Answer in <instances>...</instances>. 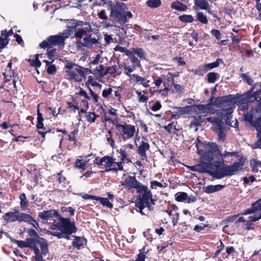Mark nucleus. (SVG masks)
Wrapping results in <instances>:
<instances>
[{"instance_id":"nucleus-1","label":"nucleus","mask_w":261,"mask_h":261,"mask_svg":"<svg viewBox=\"0 0 261 261\" xmlns=\"http://www.w3.org/2000/svg\"><path fill=\"white\" fill-rule=\"evenodd\" d=\"M210 164L209 162H202L201 164L190 166L189 168L193 171L198 172L199 173H207L214 179H219L226 176H231L237 174L241 167L243 166V163L240 162H235L231 165H227L222 168L220 170L212 171L208 170Z\"/></svg>"},{"instance_id":"nucleus-2","label":"nucleus","mask_w":261,"mask_h":261,"mask_svg":"<svg viewBox=\"0 0 261 261\" xmlns=\"http://www.w3.org/2000/svg\"><path fill=\"white\" fill-rule=\"evenodd\" d=\"M206 151L202 155L203 159L209 162L210 165L214 166L216 170L225 167L224 166V157L218 149V145L215 143L206 146Z\"/></svg>"},{"instance_id":"nucleus-3","label":"nucleus","mask_w":261,"mask_h":261,"mask_svg":"<svg viewBox=\"0 0 261 261\" xmlns=\"http://www.w3.org/2000/svg\"><path fill=\"white\" fill-rule=\"evenodd\" d=\"M139 196L135 203V206L139 210L137 211L142 215L147 214L143 212L144 208L147 207L148 211H152L154 210L153 206L151 205L149 202V199L152 197V194L150 190H148V187L144 185L137 191Z\"/></svg>"},{"instance_id":"nucleus-4","label":"nucleus","mask_w":261,"mask_h":261,"mask_svg":"<svg viewBox=\"0 0 261 261\" xmlns=\"http://www.w3.org/2000/svg\"><path fill=\"white\" fill-rule=\"evenodd\" d=\"M248 99H246V97H245V95H239L237 97H234L232 95L229 94L224 96H218L214 97V96H212L210 98L209 104L211 106H220L227 102H235L239 104H244L246 102V101Z\"/></svg>"},{"instance_id":"nucleus-5","label":"nucleus","mask_w":261,"mask_h":261,"mask_svg":"<svg viewBox=\"0 0 261 261\" xmlns=\"http://www.w3.org/2000/svg\"><path fill=\"white\" fill-rule=\"evenodd\" d=\"M116 128L119 131L120 136L123 141H125L132 139L136 135V140H139V129L136 130L133 125L124 123V124H115Z\"/></svg>"},{"instance_id":"nucleus-6","label":"nucleus","mask_w":261,"mask_h":261,"mask_svg":"<svg viewBox=\"0 0 261 261\" xmlns=\"http://www.w3.org/2000/svg\"><path fill=\"white\" fill-rule=\"evenodd\" d=\"M60 221L56 225L58 229L65 233H74L77 230L75 222L69 218H59Z\"/></svg>"},{"instance_id":"nucleus-7","label":"nucleus","mask_w":261,"mask_h":261,"mask_svg":"<svg viewBox=\"0 0 261 261\" xmlns=\"http://www.w3.org/2000/svg\"><path fill=\"white\" fill-rule=\"evenodd\" d=\"M64 38L62 36L55 35L48 36L46 40L39 44V47L48 49L51 48L53 46L64 45Z\"/></svg>"},{"instance_id":"nucleus-8","label":"nucleus","mask_w":261,"mask_h":261,"mask_svg":"<svg viewBox=\"0 0 261 261\" xmlns=\"http://www.w3.org/2000/svg\"><path fill=\"white\" fill-rule=\"evenodd\" d=\"M28 217L27 213L20 212L18 210L14 208L13 211L6 213L3 216V218L8 223L16 221L19 222H24V221L27 220Z\"/></svg>"},{"instance_id":"nucleus-9","label":"nucleus","mask_w":261,"mask_h":261,"mask_svg":"<svg viewBox=\"0 0 261 261\" xmlns=\"http://www.w3.org/2000/svg\"><path fill=\"white\" fill-rule=\"evenodd\" d=\"M121 185L126 189H135L139 191L144 185L139 182L135 176L127 175L121 182Z\"/></svg>"},{"instance_id":"nucleus-10","label":"nucleus","mask_w":261,"mask_h":261,"mask_svg":"<svg viewBox=\"0 0 261 261\" xmlns=\"http://www.w3.org/2000/svg\"><path fill=\"white\" fill-rule=\"evenodd\" d=\"M111 17L117 20L120 23H124L127 21L125 12L121 11V9L118 7L113 6L111 9Z\"/></svg>"},{"instance_id":"nucleus-11","label":"nucleus","mask_w":261,"mask_h":261,"mask_svg":"<svg viewBox=\"0 0 261 261\" xmlns=\"http://www.w3.org/2000/svg\"><path fill=\"white\" fill-rule=\"evenodd\" d=\"M69 80H73L75 82H81L83 79H85V72L83 71V67L78 65L72 71L69 72L68 75Z\"/></svg>"},{"instance_id":"nucleus-12","label":"nucleus","mask_w":261,"mask_h":261,"mask_svg":"<svg viewBox=\"0 0 261 261\" xmlns=\"http://www.w3.org/2000/svg\"><path fill=\"white\" fill-rule=\"evenodd\" d=\"M115 159L109 155H105L101 158L96 156L94 160V164L97 165L98 167L104 166L106 168L111 167L115 163Z\"/></svg>"},{"instance_id":"nucleus-13","label":"nucleus","mask_w":261,"mask_h":261,"mask_svg":"<svg viewBox=\"0 0 261 261\" xmlns=\"http://www.w3.org/2000/svg\"><path fill=\"white\" fill-rule=\"evenodd\" d=\"M142 140L140 143L139 146L137 148V153L141 157V159L142 161L146 160L147 156L146 154V151L149 150L150 148V145L148 143L147 138L146 137H142Z\"/></svg>"},{"instance_id":"nucleus-14","label":"nucleus","mask_w":261,"mask_h":261,"mask_svg":"<svg viewBox=\"0 0 261 261\" xmlns=\"http://www.w3.org/2000/svg\"><path fill=\"white\" fill-rule=\"evenodd\" d=\"M38 217L41 220L47 221L54 217L59 219V217H61V215L59 214L56 210H50L39 212L38 213Z\"/></svg>"},{"instance_id":"nucleus-15","label":"nucleus","mask_w":261,"mask_h":261,"mask_svg":"<svg viewBox=\"0 0 261 261\" xmlns=\"http://www.w3.org/2000/svg\"><path fill=\"white\" fill-rule=\"evenodd\" d=\"M220 61H222L221 59H217L216 61L213 63L205 64L204 66L202 67V68H199L196 69L195 73L198 74H202L207 72L208 70L218 67Z\"/></svg>"},{"instance_id":"nucleus-16","label":"nucleus","mask_w":261,"mask_h":261,"mask_svg":"<svg viewBox=\"0 0 261 261\" xmlns=\"http://www.w3.org/2000/svg\"><path fill=\"white\" fill-rule=\"evenodd\" d=\"M194 143L195 144V146L197 150V153L200 155H202L206 151V147L207 145L208 144L212 145V143L211 142L206 143L201 142L199 139V136H198Z\"/></svg>"},{"instance_id":"nucleus-17","label":"nucleus","mask_w":261,"mask_h":261,"mask_svg":"<svg viewBox=\"0 0 261 261\" xmlns=\"http://www.w3.org/2000/svg\"><path fill=\"white\" fill-rule=\"evenodd\" d=\"M86 27L79 29L77 32H75L74 37L79 39H82L83 36L87 35L88 33L92 32L91 25L89 22L85 24Z\"/></svg>"},{"instance_id":"nucleus-18","label":"nucleus","mask_w":261,"mask_h":261,"mask_svg":"<svg viewBox=\"0 0 261 261\" xmlns=\"http://www.w3.org/2000/svg\"><path fill=\"white\" fill-rule=\"evenodd\" d=\"M19 199L20 200V207L22 211H27L29 210V201L28 200L26 195L23 193L19 195Z\"/></svg>"},{"instance_id":"nucleus-19","label":"nucleus","mask_w":261,"mask_h":261,"mask_svg":"<svg viewBox=\"0 0 261 261\" xmlns=\"http://www.w3.org/2000/svg\"><path fill=\"white\" fill-rule=\"evenodd\" d=\"M74 238L72 242L73 246L80 250L87 243L86 239L82 237L73 236Z\"/></svg>"},{"instance_id":"nucleus-20","label":"nucleus","mask_w":261,"mask_h":261,"mask_svg":"<svg viewBox=\"0 0 261 261\" xmlns=\"http://www.w3.org/2000/svg\"><path fill=\"white\" fill-rule=\"evenodd\" d=\"M225 187V185H209L203 188V191L207 194H212L220 191Z\"/></svg>"},{"instance_id":"nucleus-21","label":"nucleus","mask_w":261,"mask_h":261,"mask_svg":"<svg viewBox=\"0 0 261 261\" xmlns=\"http://www.w3.org/2000/svg\"><path fill=\"white\" fill-rule=\"evenodd\" d=\"M40 104H39L37 106V123L36 125V127L38 129V130H40V129H42L43 130H45L46 129L45 127L44 126V118L42 116V113L40 112L39 110V106Z\"/></svg>"},{"instance_id":"nucleus-22","label":"nucleus","mask_w":261,"mask_h":261,"mask_svg":"<svg viewBox=\"0 0 261 261\" xmlns=\"http://www.w3.org/2000/svg\"><path fill=\"white\" fill-rule=\"evenodd\" d=\"M38 244L40 245L41 253L45 255L49 251L47 241L43 238H39Z\"/></svg>"},{"instance_id":"nucleus-23","label":"nucleus","mask_w":261,"mask_h":261,"mask_svg":"<svg viewBox=\"0 0 261 261\" xmlns=\"http://www.w3.org/2000/svg\"><path fill=\"white\" fill-rule=\"evenodd\" d=\"M171 8L179 11H186L188 9L187 5L178 1H176L172 3L171 4Z\"/></svg>"},{"instance_id":"nucleus-24","label":"nucleus","mask_w":261,"mask_h":261,"mask_svg":"<svg viewBox=\"0 0 261 261\" xmlns=\"http://www.w3.org/2000/svg\"><path fill=\"white\" fill-rule=\"evenodd\" d=\"M196 6L202 10H208L210 9V5L207 0H198L194 2Z\"/></svg>"},{"instance_id":"nucleus-25","label":"nucleus","mask_w":261,"mask_h":261,"mask_svg":"<svg viewBox=\"0 0 261 261\" xmlns=\"http://www.w3.org/2000/svg\"><path fill=\"white\" fill-rule=\"evenodd\" d=\"M85 117L88 122L92 123L95 122L96 119L99 117V115L96 114L95 112H89L86 113Z\"/></svg>"},{"instance_id":"nucleus-26","label":"nucleus","mask_w":261,"mask_h":261,"mask_svg":"<svg viewBox=\"0 0 261 261\" xmlns=\"http://www.w3.org/2000/svg\"><path fill=\"white\" fill-rule=\"evenodd\" d=\"M27 216L29 217H27V220L24 221V222L31 224L33 227L38 229L39 226L38 222L31 215L27 214Z\"/></svg>"},{"instance_id":"nucleus-27","label":"nucleus","mask_w":261,"mask_h":261,"mask_svg":"<svg viewBox=\"0 0 261 261\" xmlns=\"http://www.w3.org/2000/svg\"><path fill=\"white\" fill-rule=\"evenodd\" d=\"M147 7L150 8H156L159 7L162 4L161 0H148L146 2Z\"/></svg>"},{"instance_id":"nucleus-28","label":"nucleus","mask_w":261,"mask_h":261,"mask_svg":"<svg viewBox=\"0 0 261 261\" xmlns=\"http://www.w3.org/2000/svg\"><path fill=\"white\" fill-rule=\"evenodd\" d=\"M96 200L99 201L103 206H106L109 208H112L113 207V204L109 201L108 198L99 197L97 196Z\"/></svg>"},{"instance_id":"nucleus-29","label":"nucleus","mask_w":261,"mask_h":261,"mask_svg":"<svg viewBox=\"0 0 261 261\" xmlns=\"http://www.w3.org/2000/svg\"><path fill=\"white\" fill-rule=\"evenodd\" d=\"M119 153L120 156H119L118 158H120V160L124 162L126 161L127 163L131 162V160L128 157V155H127V152L124 149H122V148H120Z\"/></svg>"},{"instance_id":"nucleus-30","label":"nucleus","mask_w":261,"mask_h":261,"mask_svg":"<svg viewBox=\"0 0 261 261\" xmlns=\"http://www.w3.org/2000/svg\"><path fill=\"white\" fill-rule=\"evenodd\" d=\"M178 19L180 21L184 23H191L194 20V17L192 15L186 14L179 16Z\"/></svg>"},{"instance_id":"nucleus-31","label":"nucleus","mask_w":261,"mask_h":261,"mask_svg":"<svg viewBox=\"0 0 261 261\" xmlns=\"http://www.w3.org/2000/svg\"><path fill=\"white\" fill-rule=\"evenodd\" d=\"M124 162L121 161L118 162H116L115 161V163L114 164L117 165V167H114L112 168H110L109 169H106L105 171H114L117 172L118 171H123V164Z\"/></svg>"},{"instance_id":"nucleus-32","label":"nucleus","mask_w":261,"mask_h":261,"mask_svg":"<svg viewBox=\"0 0 261 261\" xmlns=\"http://www.w3.org/2000/svg\"><path fill=\"white\" fill-rule=\"evenodd\" d=\"M95 72V74H97L99 77H101L106 75L105 74V67L103 65H100L94 68Z\"/></svg>"},{"instance_id":"nucleus-33","label":"nucleus","mask_w":261,"mask_h":261,"mask_svg":"<svg viewBox=\"0 0 261 261\" xmlns=\"http://www.w3.org/2000/svg\"><path fill=\"white\" fill-rule=\"evenodd\" d=\"M210 106H211V104H209V103L207 105L198 104L196 105V108L200 113H206L210 110Z\"/></svg>"},{"instance_id":"nucleus-34","label":"nucleus","mask_w":261,"mask_h":261,"mask_svg":"<svg viewBox=\"0 0 261 261\" xmlns=\"http://www.w3.org/2000/svg\"><path fill=\"white\" fill-rule=\"evenodd\" d=\"M188 198V194L185 192H178L175 194V200L178 202H182Z\"/></svg>"},{"instance_id":"nucleus-35","label":"nucleus","mask_w":261,"mask_h":261,"mask_svg":"<svg viewBox=\"0 0 261 261\" xmlns=\"http://www.w3.org/2000/svg\"><path fill=\"white\" fill-rule=\"evenodd\" d=\"M117 69L118 67L117 65L109 66L105 70V74H106V75L110 74L115 77L116 76L115 74L116 73Z\"/></svg>"},{"instance_id":"nucleus-36","label":"nucleus","mask_w":261,"mask_h":261,"mask_svg":"<svg viewBox=\"0 0 261 261\" xmlns=\"http://www.w3.org/2000/svg\"><path fill=\"white\" fill-rule=\"evenodd\" d=\"M224 128V123L222 119L219 118L214 124L213 130L215 132Z\"/></svg>"},{"instance_id":"nucleus-37","label":"nucleus","mask_w":261,"mask_h":261,"mask_svg":"<svg viewBox=\"0 0 261 261\" xmlns=\"http://www.w3.org/2000/svg\"><path fill=\"white\" fill-rule=\"evenodd\" d=\"M197 19L203 24H207L208 21L206 16L204 15L202 12H198L197 13Z\"/></svg>"},{"instance_id":"nucleus-38","label":"nucleus","mask_w":261,"mask_h":261,"mask_svg":"<svg viewBox=\"0 0 261 261\" xmlns=\"http://www.w3.org/2000/svg\"><path fill=\"white\" fill-rule=\"evenodd\" d=\"M92 34H88L86 36L83 38V41L84 42H81V44L83 46L86 47H90V42L92 39Z\"/></svg>"},{"instance_id":"nucleus-39","label":"nucleus","mask_w":261,"mask_h":261,"mask_svg":"<svg viewBox=\"0 0 261 261\" xmlns=\"http://www.w3.org/2000/svg\"><path fill=\"white\" fill-rule=\"evenodd\" d=\"M123 69L124 70V73L130 78L132 75L130 74V73L135 70L136 66L135 65H132L130 66L124 65L123 66Z\"/></svg>"},{"instance_id":"nucleus-40","label":"nucleus","mask_w":261,"mask_h":261,"mask_svg":"<svg viewBox=\"0 0 261 261\" xmlns=\"http://www.w3.org/2000/svg\"><path fill=\"white\" fill-rule=\"evenodd\" d=\"M74 167L81 169L83 170L86 169V164L85 162H83L82 160L77 159L74 163Z\"/></svg>"},{"instance_id":"nucleus-41","label":"nucleus","mask_w":261,"mask_h":261,"mask_svg":"<svg viewBox=\"0 0 261 261\" xmlns=\"http://www.w3.org/2000/svg\"><path fill=\"white\" fill-rule=\"evenodd\" d=\"M133 51L134 54H136L137 56L140 59H145V52L143 48H133Z\"/></svg>"},{"instance_id":"nucleus-42","label":"nucleus","mask_w":261,"mask_h":261,"mask_svg":"<svg viewBox=\"0 0 261 261\" xmlns=\"http://www.w3.org/2000/svg\"><path fill=\"white\" fill-rule=\"evenodd\" d=\"M39 239L29 238L27 239V247L32 249L34 246L36 245V244H38Z\"/></svg>"},{"instance_id":"nucleus-43","label":"nucleus","mask_w":261,"mask_h":261,"mask_svg":"<svg viewBox=\"0 0 261 261\" xmlns=\"http://www.w3.org/2000/svg\"><path fill=\"white\" fill-rule=\"evenodd\" d=\"M76 66L78 65L72 62H68L65 64V67L67 69L66 70V73L67 75L69 74V72L74 70Z\"/></svg>"},{"instance_id":"nucleus-44","label":"nucleus","mask_w":261,"mask_h":261,"mask_svg":"<svg viewBox=\"0 0 261 261\" xmlns=\"http://www.w3.org/2000/svg\"><path fill=\"white\" fill-rule=\"evenodd\" d=\"M10 41V39L4 38V37L1 35L0 36V52L6 47Z\"/></svg>"},{"instance_id":"nucleus-45","label":"nucleus","mask_w":261,"mask_h":261,"mask_svg":"<svg viewBox=\"0 0 261 261\" xmlns=\"http://www.w3.org/2000/svg\"><path fill=\"white\" fill-rule=\"evenodd\" d=\"M217 74L215 72H212L208 73L207 75V81L209 83H214L215 82L217 79Z\"/></svg>"},{"instance_id":"nucleus-46","label":"nucleus","mask_w":261,"mask_h":261,"mask_svg":"<svg viewBox=\"0 0 261 261\" xmlns=\"http://www.w3.org/2000/svg\"><path fill=\"white\" fill-rule=\"evenodd\" d=\"M11 241L17 245L18 247L22 248L27 247V242L22 240H17L15 239H10Z\"/></svg>"},{"instance_id":"nucleus-47","label":"nucleus","mask_w":261,"mask_h":261,"mask_svg":"<svg viewBox=\"0 0 261 261\" xmlns=\"http://www.w3.org/2000/svg\"><path fill=\"white\" fill-rule=\"evenodd\" d=\"M132 80L133 79H134V82L136 83H139L141 84L142 82H144L145 81V79L144 77H143L138 74H134L131 75Z\"/></svg>"},{"instance_id":"nucleus-48","label":"nucleus","mask_w":261,"mask_h":261,"mask_svg":"<svg viewBox=\"0 0 261 261\" xmlns=\"http://www.w3.org/2000/svg\"><path fill=\"white\" fill-rule=\"evenodd\" d=\"M241 77L245 80L247 83L249 85H252L253 83V80L248 75V73H242L241 74Z\"/></svg>"},{"instance_id":"nucleus-49","label":"nucleus","mask_w":261,"mask_h":261,"mask_svg":"<svg viewBox=\"0 0 261 261\" xmlns=\"http://www.w3.org/2000/svg\"><path fill=\"white\" fill-rule=\"evenodd\" d=\"M62 172L63 171H61L60 172L57 173V180L59 184H65L67 179L66 178L62 175Z\"/></svg>"},{"instance_id":"nucleus-50","label":"nucleus","mask_w":261,"mask_h":261,"mask_svg":"<svg viewBox=\"0 0 261 261\" xmlns=\"http://www.w3.org/2000/svg\"><path fill=\"white\" fill-rule=\"evenodd\" d=\"M258 212L256 206H253V203L251 204V207L250 208H247L244 212H243L242 214L243 215H246L248 214H252L254 213H256Z\"/></svg>"},{"instance_id":"nucleus-51","label":"nucleus","mask_w":261,"mask_h":261,"mask_svg":"<svg viewBox=\"0 0 261 261\" xmlns=\"http://www.w3.org/2000/svg\"><path fill=\"white\" fill-rule=\"evenodd\" d=\"M97 5L103 6L104 5L107 4L110 9L113 6V3L111 0H101L99 3H96Z\"/></svg>"},{"instance_id":"nucleus-52","label":"nucleus","mask_w":261,"mask_h":261,"mask_svg":"<svg viewBox=\"0 0 261 261\" xmlns=\"http://www.w3.org/2000/svg\"><path fill=\"white\" fill-rule=\"evenodd\" d=\"M201 122H202L201 116H199L197 117H194V121L191 123V126H199L201 125Z\"/></svg>"},{"instance_id":"nucleus-53","label":"nucleus","mask_w":261,"mask_h":261,"mask_svg":"<svg viewBox=\"0 0 261 261\" xmlns=\"http://www.w3.org/2000/svg\"><path fill=\"white\" fill-rule=\"evenodd\" d=\"M261 219V212H256L253 216L249 217V219L250 222H255Z\"/></svg>"},{"instance_id":"nucleus-54","label":"nucleus","mask_w":261,"mask_h":261,"mask_svg":"<svg viewBox=\"0 0 261 261\" xmlns=\"http://www.w3.org/2000/svg\"><path fill=\"white\" fill-rule=\"evenodd\" d=\"M13 34V31L12 29H10L9 31L7 30H4L1 31V36L4 37V38L9 39L8 37L12 36Z\"/></svg>"},{"instance_id":"nucleus-55","label":"nucleus","mask_w":261,"mask_h":261,"mask_svg":"<svg viewBox=\"0 0 261 261\" xmlns=\"http://www.w3.org/2000/svg\"><path fill=\"white\" fill-rule=\"evenodd\" d=\"M66 103L68 106V108L70 109L71 110L73 111V112H75L76 110H79V107L77 102H76V104H74L72 102L67 101Z\"/></svg>"},{"instance_id":"nucleus-56","label":"nucleus","mask_w":261,"mask_h":261,"mask_svg":"<svg viewBox=\"0 0 261 261\" xmlns=\"http://www.w3.org/2000/svg\"><path fill=\"white\" fill-rule=\"evenodd\" d=\"M54 130H55V129L54 128H49L46 130H45L44 131L38 130L37 132H38V133L41 136L42 138L43 139H45V135L48 133H51L53 134H54L55 133Z\"/></svg>"},{"instance_id":"nucleus-57","label":"nucleus","mask_w":261,"mask_h":261,"mask_svg":"<svg viewBox=\"0 0 261 261\" xmlns=\"http://www.w3.org/2000/svg\"><path fill=\"white\" fill-rule=\"evenodd\" d=\"M64 233L63 231L58 232V231H48L47 233L48 234H50L51 236L57 237L58 239H62L63 238Z\"/></svg>"},{"instance_id":"nucleus-58","label":"nucleus","mask_w":261,"mask_h":261,"mask_svg":"<svg viewBox=\"0 0 261 261\" xmlns=\"http://www.w3.org/2000/svg\"><path fill=\"white\" fill-rule=\"evenodd\" d=\"M78 133V130L77 129H74L72 132H71L70 134L68 136V140L71 141H76L75 139V136L77 135Z\"/></svg>"},{"instance_id":"nucleus-59","label":"nucleus","mask_w":261,"mask_h":261,"mask_svg":"<svg viewBox=\"0 0 261 261\" xmlns=\"http://www.w3.org/2000/svg\"><path fill=\"white\" fill-rule=\"evenodd\" d=\"M46 71L49 74H54L57 71V68L55 65H50L47 67Z\"/></svg>"},{"instance_id":"nucleus-60","label":"nucleus","mask_w":261,"mask_h":261,"mask_svg":"<svg viewBox=\"0 0 261 261\" xmlns=\"http://www.w3.org/2000/svg\"><path fill=\"white\" fill-rule=\"evenodd\" d=\"M56 53V49L55 48H54V49L50 48V49H47L46 55H47L48 58L50 60H52L54 58V57L55 56Z\"/></svg>"},{"instance_id":"nucleus-61","label":"nucleus","mask_w":261,"mask_h":261,"mask_svg":"<svg viewBox=\"0 0 261 261\" xmlns=\"http://www.w3.org/2000/svg\"><path fill=\"white\" fill-rule=\"evenodd\" d=\"M217 134V136L220 140L223 141L226 137V134L224 131V128L219 130L218 131L215 132Z\"/></svg>"},{"instance_id":"nucleus-62","label":"nucleus","mask_w":261,"mask_h":261,"mask_svg":"<svg viewBox=\"0 0 261 261\" xmlns=\"http://www.w3.org/2000/svg\"><path fill=\"white\" fill-rule=\"evenodd\" d=\"M75 21L76 19H70L69 20V22L70 25L67 26V28H69L73 32H75V29L77 27V25H76Z\"/></svg>"},{"instance_id":"nucleus-63","label":"nucleus","mask_w":261,"mask_h":261,"mask_svg":"<svg viewBox=\"0 0 261 261\" xmlns=\"http://www.w3.org/2000/svg\"><path fill=\"white\" fill-rule=\"evenodd\" d=\"M173 82H174V79L172 78V82L173 83V89L172 90L173 92H175V93L181 92V90H182L181 86L179 84H176L174 83Z\"/></svg>"},{"instance_id":"nucleus-64","label":"nucleus","mask_w":261,"mask_h":261,"mask_svg":"<svg viewBox=\"0 0 261 261\" xmlns=\"http://www.w3.org/2000/svg\"><path fill=\"white\" fill-rule=\"evenodd\" d=\"M39 55H36L35 56V60H32L31 65L36 67H39L41 66V63L39 60L38 56Z\"/></svg>"}]
</instances>
